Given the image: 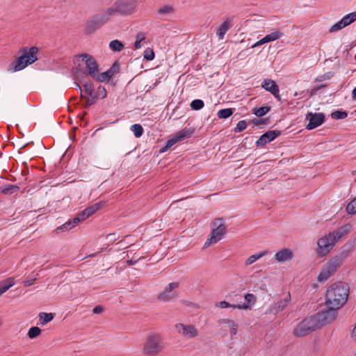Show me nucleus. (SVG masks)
<instances>
[{"label": "nucleus", "instance_id": "1", "mask_svg": "<svg viewBox=\"0 0 356 356\" xmlns=\"http://www.w3.org/2000/svg\"><path fill=\"white\" fill-rule=\"evenodd\" d=\"M348 296L349 286L348 284L343 282L334 283L326 290L325 305L339 309L347 302Z\"/></svg>", "mask_w": 356, "mask_h": 356}, {"label": "nucleus", "instance_id": "2", "mask_svg": "<svg viewBox=\"0 0 356 356\" xmlns=\"http://www.w3.org/2000/svg\"><path fill=\"white\" fill-rule=\"evenodd\" d=\"M165 348V344L162 336L158 332H150L146 337L143 347V353L145 355L156 356L161 353Z\"/></svg>", "mask_w": 356, "mask_h": 356}, {"label": "nucleus", "instance_id": "3", "mask_svg": "<svg viewBox=\"0 0 356 356\" xmlns=\"http://www.w3.org/2000/svg\"><path fill=\"white\" fill-rule=\"evenodd\" d=\"M24 51H25V52L9 65L8 71L13 72L22 70L29 65L37 60V47H33L29 51H26V49Z\"/></svg>", "mask_w": 356, "mask_h": 356}, {"label": "nucleus", "instance_id": "4", "mask_svg": "<svg viewBox=\"0 0 356 356\" xmlns=\"http://www.w3.org/2000/svg\"><path fill=\"white\" fill-rule=\"evenodd\" d=\"M342 264V257L339 256L332 257L322 266L317 280L321 283L325 282L337 271Z\"/></svg>", "mask_w": 356, "mask_h": 356}, {"label": "nucleus", "instance_id": "5", "mask_svg": "<svg viewBox=\"0 0 356 356\" xmlns=\"http://www.w3.org/2000/svg\"><path fill=\"white\" fill-rule=\"evenodd\" d=\"M212 230L204 246L209 247L220 241L227 233V226L222 222L221 218H216L212 222Z\"/></svg>", "mask_w": 356, "mask_h": 356}, {"label": "nucleus", "instance_id": "6", "mask_svg": "<svg viewBox=\"0 0 356 356\" xmlns=\"http://www.w3.org/2000/svg\"><path fill=\"white\" fill-rule=\"evenodd\" d=\"M339 309L333 307H326V309L318 312L312 316L318 328L327 325L335 320L338 315Z\"/></svg>", "mask_w": 356, "mask_h": 356}, {"label": "nucleus", "instance_id": "7", "mask_svg": "<svg viewBox=\"0 0 356 356\" xmlns=\"http://www.w3.org/2000/svg\"><path fill=\"white\" fill-rule=\"evenodd\" d=\"M316 329L318 327L313 317L306 318L294 328L293 334L296 337H301Z\"/></svg>", "mask_w": 356, "mask_h": 356}, {"label": "nucleus", "instance_id": "8", "mask_svg": "<svg viewBox=\"0 0 356 356\" xmlns=\"http://www.w3.org/2000/svg\"><path fill=\"white\" fill-rule=\"evenodd\" d=\"M136 3V0H117L111 8L114 10L115 14L131 15Z\"/></svg>", "mask_w": 356, "mask_h": 356}, {"label": "nucleus", "instance_id": "9", "mask_svg": "<svg viewBox=\"0 0 356 356\" xmlns=\"http://www.w3.org/2000/svg\"><path fill=\"white\" fill-rule=\"evenodd\" d=\"M82 61L84 63L85 67L83 68V73L87 74L92 78L95 77L99 71V65L95 59L90 55L83 54L80 56Z\"/></svg>", "mask_w": 356, "mask_h": 356}, {"label": "nucleus", "instance_id": "10", "mask_svg": "<svg viewBox=\"0 0 356 356\" xmlns=\"http://www.w3.org/2000/svg\"><path fill=\"white\" fill-rule=\"evenodd\" d=\"M177 332L186 339H191L199 335L198 329L193 324L177 323L175 325Z\"/></svg>", "mask_w": 356, "mask_h": 356}, {"label": "nucleus", "instance_id": "11", "mask_svg": "<svg viewBox=\"0 0 356 356\" xmlns=\"http://www.w3.org/2000/svg\"><path fill=\"white\" fill-rule=\"evenodd\" d=\"M334 245L335 242L331 237V235H330V234H325L318 240L317 254L321 257L326 256L331 251Z\"/></svg>", "mask_w": 356, "mask_h": 356}, {"label": "nucleus", "instance_id": "12", "mask_svg": "<svg viewBox=\"0 0 356 356\" xmlns=\"http://www.w3.org/2000/svg\"><path fill=\"white\" fill-rule=\"evenodd\" d=\"M179 286V283L177 282L170 283L165 286L164 290L159 293L158 299L163 302H168L176 298L178 296V293L175 290L177 289Z\"/></svg>", "mask_w": 356, "mask_h": 356}, {"label": "nucleus", "instance_id": "13", "mask_svg": "<svg viewBox=\"0 0 356 356\" xmlns=\"http://www.w3.org/2000/svg\"><path fill=\"white\" fill-rule=\"evenodd\" d=\"M193 134V131L190 129H184L177 132L173 137L169 139L165 144V146L161 150V152L166 151L168 149L171 147L178 141L183 140L186 138H189Z\"/></svg>", "mask_w": 356, "mask_h": 356}, {"label": "nucleus", "instance_id": "14", "mask_svg": "<svg viewBox=\"0 0 356 356\" xmlns=\"http://www.w3.org/2000/svg\"><path fill=\"white\" fill-rule=\"evenodd\" d=\"M306 120L309 123L307 125V129L309 130L314 129L321 125L325 120V115L322 113L308 112L306 115Z\"/></svg>", "mask_w": 356, "mask_h": 356}, {"label": "nucleus", "instance_id": "15", "mask_svg": "<svg viewBox=\"0 0 356 356\" xmlns=\"http://www.w3.org/2000/svg\"><path fill=\"white\" fill-rule=\"evenodd\" d=\"M291 301V295L288 293L283 299L277 301L275 305L271 307L267 312L266 314H273L277 315L280 312L284 310Z\"/></svg>", "mask_w": 356, "mask_h": 356}, {"label": "nucleus", "instance_id": "16", "mask_svg": "<svg viewBox=\"0 0 356 356\" xmlns=\"http://www.w3.org/2000/svg\"><path fill=\"white\" fill-rule=\"evenodd\" d=\"M281 134V131L278 130H270L261 135L257 140V146H264L269 143Z\"/></svg>", "mask_w": 356, "mask_h": 356}, {"label": "nucleus", "instance_id": "17", "mask_svg": "<svg viewBox=\"0 0 356 356\" xmlns=\"http://www.w3.org/2000/svg\"><path fill=\"white\" fill-rule=\"evenodd\" d=\"M293 252L290 248H284L275 254V259L278 263H284L293 258Z\"/></svg>", "mask_w": 356, "mask_h": 356}, {"label": "nucleus", "instance_id": "18", "mask_svg": "<svg viewBox=\"0 0 356 356\" xmlns=\"http://www.w3.org/2000/svg\"><path fill=\"white\" fill-rule=\"evenodd\" d=\"M113 15H115L114 10L109 7L102 10L99 13L95 15V17L99 23L103 26L109 21L111 17Z\"/></svg>", "mask_w": 356, "mask_h": 356}, {"label": "nucleus", "instance_id": "19", "mask_svg": "<svg viewBox=\"0 0 356 356\" xmlns=\"http://www.w3.org/2000/svg\"><path fill=\"white\" fill-rule=\"evenodd\" d=\"M261 87L266 90L270 92L276 98L280 97L279 87L275 81L271 79H264L261 83Z\"/></svg>", "mask_w": 356, "mask_h": 356}, {"label": "nucleus", "instance_id": "20", "mask_svg": "<svg viewBox=\"0 0 356 356\" xmlns=\"http://www.w3.org/2000/svg\"><path fill=\"white\" fill-rule=\"evenodd\" d=\"M350 225H345L343 226L340 227L332 232H330V235L336 243L338 240L341 238L343 236L346 235L350 232Z\"/></svg>", "mask_w": 356, "mask_h": 356}, {"label": "nucleus", "instance_id": "21", "mask_svg": "<svg viewBox=\"0 0 356 356\" xmlns=\"http://www.w3.org/2000/svg\"><path fill=\"white\" fill-rule=\"evenodd\" d=\"M101 26H102V24H100L95 17L93 16L86 23L85 31L87 33H92Z\"/></svg>", "mask_w": 356, "mask_h": 356}, {"label": "nucleus", "instance_id": "22", "mask_svg": "<svg viewBox=\"0 0 356 356\" xmlns=\"http://www.w3.org/2000/svg\"><path fill=\"white\" fill-rule=\"evenodd\" d=\"M245 300L247 301V303L243 305H233V308L247 309L250 307V305L254 304L257 300L255 296L252 293L245 294Z\"/></svg>", "mask_w": 356, "mask_h": 356}, {"label": "nucleus", "instance_id": "23", "mask_svg": "<svg viewBox=\"0 0 356 356\" xmlns=\"http://www.w3.org/2000/svg\"><path fill=\"white\" fill-rule=\"evenodd\" d=\"M231 28V22L225 19L216 31V35L219 40H222L227 31Z\"/></svg>", "mask_w": 356, "mask_h": 356}, {"label": "nucleus", "instance_id": "24", "mask_svg": "<svg viewBox=\"0 0 356 356\" xmlns=\"http://www.w3.org/2000/svg\"><path fill=\"white\" fill-rule=\"evenodd\" d=\"M269 253H270L269 250H265L257 252L254 254H252L251 256H250L249 257H248L246 259V260L245 261V266L251 265V264H254V262H256L259 259H261V257H263L266 255H268Z\"/></svg>", "mask_w": 356, "mask_h": 356}, {"label": "nucleus", "instance_id": "25", "mask_svg": "<svg viewBox=\"0 0 356 356\" xmlns=\"http://www.w3.org/2000/svg\"><path fill=\"white\" fill-rule=\"evenodd\" d=\"M218 322L220 325H225V327L229 329L232 334H236L238 325L234 321L230 319L221 318L219 319Z\"/></svg>", "mask_w": 356, "mask_h": 356}, {"label": "nucleus", "instance_id": "26", "mask_svg": "<svg viewBox=\"0 0 356 356\" xmlns=\"http://www.w3.org/2000/svg\"><path fill=\"white\" fill-rule=\"evenodd\" d=\"M113 75L114 71L113 70L112 68H111L110 70L104 72H97L96 75L92 79L98 81L104 82L108 81Z\"/></svg>", "mask_w": 356, "mask_h": 356}, {"label": "nucleus", "instance_id": "27", "mask_svg": "<svg viewBox=\"0 0 356 356\" xmlns=\"http://www.w3.org/2000/svg\"><path fill=\"white\" fill-rule=\"evenodd\" d=\"M106 203L104 202H99L97 203H95L86 209H84L85 212L86 213V216H88V218L94 214L96 211L101 209L104 207Z\"/></svg>", "mask_w": 356, "mask_h": 356}, {"label": "nucleus", "instance_id": "28", "mask_svg": "<svg viewBox=\"0 0 356 356\" xmlns=\"http://www.w3.org/2000/svg\"><path fill=\"white\" fill-rule=\"evenodd\" d=\"M19 190V187L17 185L8 184L0 187V192L3 194H13Z\"/></svg>", "mask_w": 356, "mask_h": 356}, {"label": "nucleus", "instance_id": "29", "mask_svg": "<svg viewBox=\"0 0 356 356\" xmlns=\"http://www.w3.org/2000/svg\"><path fill=\"white\" fill-rule=\"evenodd\" d=\"M15 284L14 280L13 278L7 279L3 282L0 284V296L6 292L8 289H10Z\"/></svg>", "mask_w": 356, "mask_h": 356}, {"label": "nucleus", "instance_id": "30", "mask_svg": "<svg viewBox=\"0 0 356 356\" xmlns=\"http://www.w3.org/2000/svg\"><path fill=\"white\" fill-rule=\"evenodd\" d=\"M109 47L113 51H121L124 49V44L120 40H114L109 43Z\"/></svg>", "mask_w": 356, "mask_h": 356}, {"label": "nucleus", "instance_id": "31", "mask_svg": "<svg viewBox=\"0 0 356 356\" xmlns=\"http://www.w3.org/2000/svg\"><path fill=\"white\" fill-rule=\"evenodd\" d=\"M53 318L54 316L51 313L41 312L39 314V318L41 325L47 324V323L50 322Z\"/></svg>", "mask_w": 356, "mask_h": 356}, {"label": "nucleus", "instance_id": "32", "mask_svg": "<svg viewBox=\"0 0 356 356\" xmlns=\"http://www.w3.org/2000/svg\"><path fill=\"white\" fill-rule=\"evenodd\" d=\"M283 36V33L278 30H276L270 34L266 35L268 42L275 41Z\"/></svg>", "mask_w": 356, "mask_h": 356}, {"label": "nucleus", "instance_id": "33", "mask_svg": "<svg viewBox=\"0 0 356 356\" xmlns=\"http://www.w3.org/2000/svg\"><path fill=\"white\" fill-rule=\"evenodd\" d=\"M106 95H107L106 90L102 86H99L94 94V97H95V99L97 100L98 99H104L106 97Z\"/></svg>", "mask_w": 356, "mask_h": 356}, {"label": "nucleus", "instance_id": "34", "mask_svg": "<svg viewBox=\"0 0 356 356\" xmlns=\"http://www.w3.org/2000/svg\"><path fill=\"white\" fill-rule=\"evenodd\" d=\"M270 110V106H262L259 108H255L253 109V113L258 117H262L265 115L267 113H268Z\"/></svg>", "mask_w": 356, "mask_h": 356}, {"label": "nucleus", "instance_id": "35", "mask_svg": "<svg viewBox=\"0 0 356 356\" xmlns=\"http://www.w3.org/2000/svg\"><path fill=\"white\" fill-rule=\"evenodd\" d=\"M130 129L134 132V136L136 138L140 137L144 132L143 127L139 124H134L131 125Z\"/></svg>", "mask_w": 356, "mask_h": 356}, {"label": "nucleus", "instance_id": "36", "mask_svg": "<svg viewBox=\"0 0 356 356\" xmlns=\"http://www.w3.org/2000/svg\"><path fill=\"white\" fill-rule=\"evenodd\" d=\"M233 114L232 108H223L218 112V117L219 118L225 119L230 117Z\"/></svg>", "mask_w": 356, "mask_h": 356}, {"label": "nucleus", "instance_id": "37", "mask_svg": "<svg viewBox=\"0 0 356 356\" xmlns=\"http://www.w3.org/2000/svg\"><path fill=\"white\" fill-rule=\"evenodd\" d=\"M343 22L345 23L346 26H348L351 23L356 21V12L350 13L346 15H345L342 18Z\"/></svg>", "mask_w": 356, "mask_h": 356}, {"label": "nucleus", "instance_id": "38", "mask_svg": "<svg viewBox=\"0 0 356 356\" xmlns=\"http://www.w3.org/2000/svg\"><path fill=\"white\" fill-rule=\"evenodd\" d=\"M146 38L145 33L143 32H140L136 35V40L134 42V47L135 49H138L141 47V42L145 40Z\"/></svg>", "mask_w": 356, "mask_h": 356}, {"label": "nucleus", "instance_id": "39", "mask_svg": "<svg viewBox=\"0 0 356 356\" xmlns=\"http://www.w3.org/2000/svg\"><path fill=\"white\" fill-rule=\"evenodd\" d=\"M41 333V330L38 327H32L29 329L28 332V337L30 339H33L38 336H39Z\"/></svg>", "mask_w": 356, "mask_h": 356}, {"label": "nucleus", "instance_id": "40", "mask_svg": "<svg viewBox=\"0 0 356 356\" xmlns=\"http://www.w3.org/2000/svg\"><path fill=\"white\" fill-rule=\"evenodd\" d=\"M346 26L345 23L343 22V19H341L340 21H339L338 22H337L336 24H334L333 26H332L330 27V32L333 33L335 31H338Z\"/></svg>", "mask_w": 356, "mask_h": 356}, {"label": "nucleus", "instance_id": "41", "mask_svg": "<svg viewBox=\"0 0 356 356\" xmlns=\"http://www.w3.org/2000/svg\"><path fill=\"white\" fill-rule=\"evenodd\" d=\"M346 211L349 214L356 213V197L354 198L346 207Z\"/></svg>", "mask_w": 356, "mask_h": 356}, {"label": "nucleus", "instance_id": "42", "mask_svg": "<svg viewBox=\"0 0 356 356\" xmlns=\"http://www.w3.org/2000/svg\"><path fill=\"white\" fill-rule=\"evenodd\" d=\"M204 102L201 99H195L191 102V107L195 111L200 110L204 106Z\"/></svg>", "mask_w": 356, "mask_h": 356}, {"label": "nucleus", "instance_id": "43", "mask_svg": "<svg viewBox=\"0 0 356 356\" xmlns=\"http://www.w3.org/2000/svg\"><path fill=\"white\" fill-rule=\"evenodd\" d=\"M173 12V8L170 6H163L161 8H160L157 13L161 15H168Z\"/></svg>", "mask_w": 356, "mask_h": 356}, {"label": "nucleus", "instance_id": "44", "mask_svg": "<svg viewBox=\"0 0 356 356\" xmlns=\"http://www.w3.org/2000/svg\"><path fill=\"white\" fill-rule=\"evenodd\" d=\"M85 92L89 96H94L95 90L92 83H86L83 85Z\"/></svg>", "mask_w": 356, "mask_h": 356}, {"label": "nucleus", "instance_id": "45", "mask_svg": "<svg viewBox=\"0 0 356 356\" xmlns=\"http://www.w3.org/2000/svg\"><path fill=\"white\" fill-rule=\"evenodd\" d=\"M331 115L333 119L339 120L346 118L348 113L346 111H337L333 112Z\"/></svg>", "mask_w": 356, "mask_h": 356}, {"label": "nucleus", "instance_id": "46", "mask_svg": "<svg viewBox=\"0 0 356 356\" xmlns=\"http://www.w3.org/2000/svg\"><path fill=\"white\" fill-rule=\"evenodd\" d=\"M72 228H73V226L71 225L70 222L67 221L61 226L58 227L56 229V232L57 234H60L62 232L70 230Z\"/></svg>", "mask_w": 356, "mask_h": 356}, {"label": "nucleus", "instance_id": "47", "mask_svg": "<svg viewBox=\"0 0 356 356\" xmlns=\"http://www.w3.org/2000/svg\"><path fill=\"white\" fill-rule=\"evenodd\" d=\"M246 127H247V122H246V121L245 120H241V121H239L237 123L236 127L234 129V131L236 133L241 132V131H243L244 129H245Z\"/></svg>", "mask_w": 356, "mask_h": 356}, {"label": "nucleus", "instance_id": "48", "mask_svg": "<svg viewBox=\"0 0 356 356\" xmlns=\"http://www.w3.org/2000/svg\"><path fill=\"white\" fill-rule=\"evenodd\" d=\"M143 56L147 60H152L154 58V52L152 49H147L144 51Z\"/></svg>", "mask_w": 356, "mask_h": 356}, {"label": "nucleus", "instance_id": "49", "mask_svg": "<svg viewBox=\"0 0 356 356\" xmlns=\"http://www.w3.org/2000/svg\"><path fill=\"white\" fill-rule=\"evenodd\" d=\"M81 98L86 99V106H91L97 102V99H95V97L94 96H90V97H86L85 96L81 95Z\"/></svg>", "mask_w": 356, "mask_h": 356}, {"label": "nucleus", "instance_id": "50", "mask_svg": "<svg viewBox=\"0 0 356 356\" xmlns=\"http://www.w3.org/2000/svg\"><path fill=\"white\" fill-rule=\"evenodd\" d=\"M332 76V72H327L316 79V81H321L327 79H330Z\"/></svg>", "mask_w": 356, "mask_h": 356}, {"label": "nucleus", "instance_id": "51", "mask_svg": "<svg viewBox=\"0 0 356 356\" xmlns=\"http://www.w3.org/2000/svg\"><path fill=\"white\" fill-rule=\"evenodd\" d=\"M36 279H37L36 277L26 279V280L24 281V286H29L32 285L34 283V282L36 280Z\"/></svg>", "mask_w": 356, "mask_h": 356}, {"label": "nucleus", "instance_id": "52", "mask_svg": "<svg viewBox=\"0 0 356 356\" xmlns=\"http://www.w3.org/2000/svg\"><path fill=\"white\" fill-rule=\"evenodd\" d=\"M218 305L221 308H228V307H233V305L229 304L228 302L223 300L220 301L218 303Z\"/></svg>", "mask_w": 356, "mask_h": 356}, {"label": "nucleus", "instance_id": "53", "mask_svg": "<svg viewBox=\"0 0 356 356\" xmlns=\"http://www.w3.org/2000/svg\"><path fill=\"white\" fill-rule=\"evenodd\" d=\"M77 216L79 217V218L81 220V222L85 220L86 219H87L88 218V216H86V213L85 212L84 210H83L82 211L79 213L77 214Z\"/></svg>", "mask_w": 356, "mask_h": 356}, {"label": "nucleus", "instance_id": "54", "mask_svg": "<svg viewBox=\"0 0 356 356\" xmlns=\"http://www.w3.org/2000/svg\"><path fill=\"white\" fill-rule=\"evenodd\" d=\"M68 222H70L71 225L73 226V227H74V226L77 225L81 222V220H79V217L76 216L72 220H69Z\"/></svg>", "mask_w": 356, "mask_h": 356}, {"label": "nucleus", "instance_id": "55", "mask_svg": "<svg viewBox=\"0 0 356 356\" xmlns=\"http://www.w3.org/2000/svg\"><path fill=\"white\" fill-rule=\"evenodd\" d=\"M104 311V309L101 306H96L95 307H94L92 312L94 314H101L102 312H103Z\"/></svg>", "mask_w": 356, "mask_h": 356}, {"label": "nucleus", "instance_id": "56", "mask_svg": "<svg viewBox=\"0 0 356 356\" xmlns=\"http://www.w3.org/2000/svg\"><path fill=\"white\" fill-rule=\"evenodd\" d=\"M136 262H137V261H136V260H133V259H129V260H127V264H129V265H130V266H131V265L136 264Z\"/></svg>", "mask_w": 356, "mask_h": 356}, {"label": "nucleus", "instance_id": "57", "mask_svg": "<svg viewBox=\"0 0 356 356\" xmlns=\"http://www.w3.org/2000/svg\"><path fill=\"white\" fill-rule=\"evenodd\" d=\"M260 45H262V43L261 42L260 40L259 41H257L256 43H254L252 47V48H254L256 47H258V46H260Z\"/></svg>", "mask_w": 356, "mask_h": 356}, {"label": "nucleus", "instance_id": "58", "mask_svg": "<svg viewBox=\"0 0 356 356\" xmlns=\"http://www.w3.org/2000/svg\"><path fill=\"white\" fill-rule=\"evenodd\" d=\"M352 97L354 99L356 100V87L353 89L352 92Z\"/></svg>", "mask_w": 356, "mask_h": 356}, {"label": "nucleus", "instance_id": "59", "mask_svg": "<svg viewBox=\"0 0 356 356\" xmlns=\"http://www.w3.org/2000/svg\"><path fill=\"white\" fill-rule=\"evenodd\" d=\"M260 41H261V42L262 43V44H266V43H268V41H267V40H266V36H265V37H264L263 38H261V39L260 40Z\"/></svg>", "mask_w": 356, "mask_h": 356}, {"label": "nucleus", "instance_id": "60", "mask_svg": "<svg viewBox=\"0 0 356 356\" xmlns=\"http://www.w3.org/2000/svg\"><path fill=\"white\" fill-rule=\"evenodd\" d=\"M114 236V234H108V235L107 236V238H108L112 237V236Z\"/></svg>", "mask_w": 356, "mask_h": 356}]
</instances>
